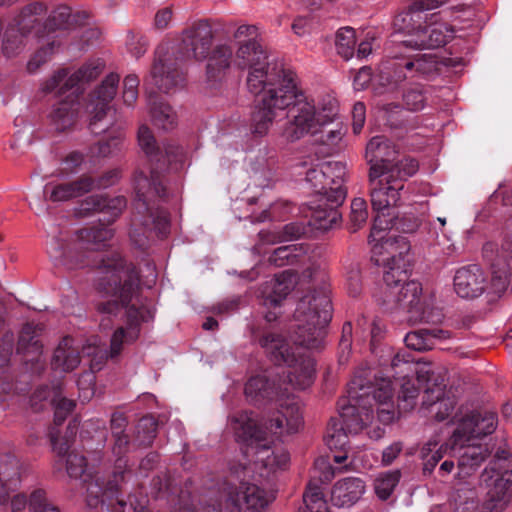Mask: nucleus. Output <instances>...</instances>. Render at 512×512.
<instances>
[{
  "mask_svg": "<svg viewBox=\"0 0 512 512\" xmlns=\"http://www.w3.org/2000/svg\"><path fill=\"white\" fill-rule=\"evenodd\" d=\"M448 445L441 444L436 439H430L423 445L420 451L421 459L423 460L424 474H431L438 464V462L447 453Z\"/></svg>",
  "mask_w": 512,
  "mask_h": 512,
  "instance_id": "44",
  "label": "nucleus"
},
{
  "mask_svg": "<svg viewBox=\"0 0 512 512\" xmlns=\"http://www.w3.org/2000/svg\"><path fill=\"white\" fill-rule=\"evenodd\" d=\"M305 234V227L298 223H289L285 225L282 231L277 233L260 232L261 239L266 243H276L281 241H292Z\"/></svg>",
  "mask_w": 512,
  "mask_h": 512,
  "instance_id": "50",
  "label": "nucleus"
},
{
  "mask_svg": "<svg viewBox=\"0 0 512 512\" xmlns=\"http://www.w3.org/2000/svg\"><path fill=\"white\" fill-rule=\"evenodd\" d=\"M214 32L205 20L197 21L182 34V46L186 54L196 60H204L212 50Z\"/></svg>",
  "mask_w": 512,
  "mask_h": 512,
  "instance_id": "21",
  "label": "nucleus"
},
{
  "mask_svg": "<svg viewBox=\"0 0 512 512\" xmlns=\"http://www.w3.org/2000/svg\"><path fill=\"white\" fill-rule=\"evenodd\" d=\"M297 284V275L292 270H285L266 282L263 290V305L277 307L291 293Z\"/></svg>",
  "mask_w": 512,
  "mask_h": 512,
  "instance_id": "27",
  "label": "nucleus"
},
{
  "mask_svg": "<svg viewBox=\"0 0 512 512\" xmlns=\"http://www.w3.org/2000/svg\"><path fill=\"white\" fill-rule=\"evenodd\" d=\"M233 55V47L229 43H219L209 52L206 58V82L210 87H216L227 79Z\"/></svg>",
  "mask_w": 512,
  "mask_h": 512,
  "instance_id": "23",
  "label": "nucleus"
},
{
  "mask_svg": "<svg viewBox=\"0 0 512 512\" xmlns=\"http://www.w3.org/2000/svg\"><path fill=\"white\" fill-rule=\"evenodd\" d=\"M400 478L401 472L398 469L380 473L374 482L377 496L382 500L389 498Z\"/></svg>",
  "mask_w": 512,
  "mask_h": 512,
  "instance_id": "49",
  "label": "nucleus"
},
{
  "mask_svg": "<svg viewBox=\"0 0 512 512\" xmlns=\"http://www.w3.org/2000/svg\"><path fill=\"white\" fill-rule=\"evenodd\" d=\"M365 491V484L360 478L351 477L339 480L331 492L332 502L339 507L350 506L357 502Z\"/></svg>",
  "mask_w": 512,
  "mask_h": 512,
  "instance_id": "34",
  "label": "nucleus"
},
{
  "mask_svg": "<svg viewBox=\"0 0 512 512\" xmlns=\"http://www.w3.org/2000/svg\"><path fill=\"white\" fill-rule=\"evenodd\" d=\"M74 340L71 337H64L54 351L52 367L55 370L69 372L74 370L80 363L78 351L73 347Z\"/></svg>",
  "mask_w": 512,
  "mask_h": 512,
  "instance_id": "41",
  "label": "nucleus"
},
{
  "mask_svg": "<svg viewBox=\"0 0 512 512\" xmlns=\"http://www.w3.org/2000/svg\"><path fill=\"white\" fill-rule=\"evenodd\" d=\"M56 50V44L54 41L41 47L27 64L29 72H35L42 64L47 62Z\"/></svg>",
  "mask_w": 512,
  "mask_h": 512,
  "instance_id": "63",
  "label": "nucleus"
},
{
  "mask_svg": "<svg viewBox=\"0 0 512 512\" xmlns=\"http://www.w3.org/2000/svg\"><path fill=\"white\" fill-rule=\"evenodd\" d=\"M374 384H364L361 376H356L349 384L348 391L355 381H360L362 386L356 388V391L359 394H364L363 398L361 397L357 408L361 414H364L366 411L372 415V419L374 418V410L372 401L377 405V417L380 422L384 424L391 423L395 416V408L393 402L394 396V387L393 383L389 378L377 377L375 376Z\"/></svg>",
  "mask_w": 512,
  "mask_h": 512,
  "instance_id": "8",
  "label": "nucleus"
},
{
  "mask_svg": "<svg viewBox=\"0 0 512 512\" xmlns=\"http://www.w3.org/2000/svg\"><path fill=\"white\" fill-rule=\"evenodd\" d=\"M418 374V382L425 387V396L423 404L428 406H435V418L437 421H443L448 418L455 407L453 400L444 398L445 384L443 379L435 376V372L429 367H422L416 371Z\"/></svg>",
  "mask_w": 512,
  "mask_h": 512,
  "instance_id": "17",
  "label": "nucleus"
},
{
  "mask_svg": "<svg viewBox=\"0 0 512 512\" xmlns=\"http://www.w3.org/2000/svg\"><path fill=\"white\" fill-rule=\"evenodd\" d=\"M29 507L33 512H59L56 507L47 502L43 490H36L31 494Z\"/></svg>",
  "mask_w": 512,
  "mask_h": 512,
  "instance_id": "64",
  "label": "nucleus"
},
{
  "mask_svg": "<svg viewBox=\"0 0 512 512\" xmlns=\"http://www.w3.org/2000/svg\"><path fill=\"white\" fill-rule=\"evenodd\" d=\"M457 427L453 432V446H463L474 438L492 434L497 427V416L493 412H467L456 421Z\"/></svg>",
  "mask_w": 512,
  "mask_h": 512,
  "instance_id": "15",
  "label": "nucleus"
},
{
  "mask_svg": "<svg viewBox=\"0 0 512 512\" xmlns=\"http://www.w3.org/2000/svg\"><path fill=\"white\" fill-rule=\"evenodd\" d=\"M123 139L124 133L119 131L115 136L110 137L109 141L92 146L90 152L92 156H109L119 149Z\"/></svg>",
  "mask_w": 512,
  "mask_h": 512,
  "instance_id": "59",
  "label": "nucleus"
},
{
  "mask_svg": "<svg viewBox=\"0 0 512 512\" xmlns=\"http://www.w3.org/2000/svg\"><path fill=\"white\" fill-rule=\"evenodd\" d=\"M83 354L91 357L90 367L93 371L100 370L105 361L110 358L109 350L89 344L83 347Z\"/></svg>",
  "mask_w": 512,
  "mask_h": 512,
  "instance_id": "62",
  "label": "nucleus"
},
{
  "mask_svg": "<svg viewBox=\"0 0 512 512\" xmlns=\"http://www.w3.org/2000/svg\"><path fill=\"white\" fill-rule=\"evenodd\" d=\"M183 80V74L173 65H168L160 56V50H157L150 78L146 80L145 86L152 120L164 130L172 129L176 125V114L169 105L158 101L156 89L168 93Z\"/></svg>",
  "mask_w": 512,
  "mask_h": 512,
  "instance_id": "5",
  "label": "nucleus"
},
{
  "mask_svg": "<svg viewBox=\"0 0 512 512\" xmlns=\"http://www.w3.org/2000/svg\"><path fill=\"white\" fill-rule=\"evenodd\" d=\"M113 237L112 229L106 226L84 228L79 231V241L76 244L75 251L69 250L64 253L60 259L62 265L68 269L81 268L90 265L88 259L82 254L83 249L94 251L105 245Z\"/></svg>",
  "mask_w": 512,
  "mask_h": 512,
  "instance_id": "16",
  "label": "nucleus"
},
{
  "mask_svg": "<svg viewBox=\"0 0 512 512\" xmlns=\"http://www.w3.org/2000/svg\"><path fill=\"white\" fill-rule=\"evenodd\" d=\"M88 18L86 12L72 13L71 8L65 5L55 8L43 24L45 32L69 29L81 25Z\"/></svg>",
  "mask_w": 512,
  "mask_h": 512,
  "instance_id": "36",
  "label": "nucleus"
},
{
  "mask_svg": "<svg viewBox=\"0 0 512 512\" xmlns=\"http://www.w3.org/2000/svg\"><path fill=\"white\" fill-rule=\"evenodd\" d=\"M94 188L92 177L83 175L69 182H49L44 187V195L51 202H65L81 197Z\"/></svg>",
  "mask_w": 512,
  "mask_h": 512,
  "instance_id": "26",
  "label": "nucleus"
},
{
  "mask_svg": "<svg viewBox=\"0 0 512 512\" xmlns=\"http://www.w3.org/2000/svg\"><path fill=\"white\" fill-rule=\"evenodd\" d=\"M126 207V199L123 196H117L107 199L103 195H91L82 201L80 210L85 213L107 212L113 217H117Z\"/></svg>",
  "mask_w": 512,
  "mask_h": 512,
  "instance_id": "39",
  "label": "nucleus"
},
{
  "mask_svg": "<svg viewBox=\"0 0 512 512\" xmlns=\"http://www.w3.org/2000/svg\"><path fill=\"white\" fill-rule=\"evenodd\" d=\"M136 429L138 444L149 446L156 437L157 422L152 416H145L139 420Z\"/></svg>",
  "mask_w": 512,
  "mask_h": 512,
  "instance_id": "53",
  "label": "nucleus"
},
{
  "mask_svg": "<svg viewBox=\"0 0 512 512\" xmlns=\"http://www.w3.org/2000/svg\"><path fill=\"white\" fill-rule=\"evenodd\" d=\"M294 96L288 104V121L282 128L281 136L289 143H294L307 135H316L322 128L334 122L338 116L339 104L333 97L324 98L316 106L304 94L300 83L287 87Z\"/></svg>",
  "mask_w": 512,
  "mask_h": 512,
  "instance_id": "2",
  "label": "nucleus"
},
{
  "mask_svg": "<svg viewBox=\"0 0 512 512\" xmlns=\"http://www.w3.org/2000/svg\"><path fill=\"white\" fill-rule=\"evenodd\" d=\"M224 497L226 510L219 505L208 504L203 507L202 512H256L268 503L265 491L248 482L227 485L224 489Z\"/></svg>",
  "mask_w": 512,
  "mask_h": 512,
  "instance_id": "12",
  "label": "nucleus"
},
{
  "mask_svg": "<svg viewBox=\"0 0 512 512\" xmlns=\"http://www.w3.org/2000/svg\"><path fill=\"white\" fill-rule=\"evenodd\" d=\"M303 501L310 512H326L327 506L323 494L318 486H308L303 495Z\"/></svg>",
  "mask_w": 512,
  "mask_h": 512,
  "instance_id": "57",
  "label": "nucleus"
},
{
  "mask_svg": "<svg viewBox=\"0 0 512 512\" xmlns=\"http://www.w3.org/2000/svg\"><path fill=\"white\" fill-rule=\"evenodd\" d=\"M137 138L141 150L151 161L156 162L157 169H163L172 163L182 160V148L174 144H168L164 147L165 154H163L162 150L156 143L152 131L145 125L139 127Z\"/></svg>",
  "mask_w": 512,
  "mask_h": 512,
  "instance_id": "22",
  "label": "nucleus"
},
{
  "mask_svg": "<svg viewBox=\"0 0 512 512\" xmlns=\"http://www.w3.org/2000/svg\"><path fill=\"white\" fill-rule=\"evenodd\" d=\"M133 187L136 195L135 208L139 214H147L144 225L154 222L153 203L166 196L162 177L156 169L137 168L133 174Z\"/></svg>",
  "mask_w": 512,
  "mask_h": 512,
  "instance_id": "10",
  "label": "nucleus"
},
{
  "mask_svg": "<svg viewBox=\"0 0 512 512\" xmlns=\"http://www.w3.org/2000/svg\"><path fill=\"white\" fill-rule=\"evenodd\" d=\"M398 151L385 136H375L366 146L365 158L369 164V173L376 169L378 174H395Z\"/></svg>",
  "mask_w": 512,
  "mask_h": 512,
  "instance_id": "18",
  "label": "nucleus"
},
{
  "mask_svg": "<svg viewBox=\"0 0 512 512\" xmlns=\"http://www.w3.org/2000/svg\"><path fill=\"white\" fill-rule=\"evenodd\" d=\"M427 11L424 6L412 3L407 9L400 12L394 18V27L409 37L408 39L417 38V33L423 30L427 20Z\"/></svg>",
  "mask_w": 512,
  "mask_h": 512,
  "instance_id": "30",
  "label": "nucleus"
},
{
  "mask_svg": "<svg viewBox=\"0 0 512 512\" xmlns=\"http://www.w3.org/2000/svg\"><path fill=\"white\" fill-rule=\"evenodd\" d=\"M398 68H404L412 76H429L438 70V61L432 54H417L404 56Z\"/></svg>",
  "mask_w": 512,
  "mask_h": 512,
  "instance_id": "42",
  "label": "nucleus"
},
{
  "mask_svg": "<svg viewBox=\"0 0 512 512\" xmlns=\"http://www.w3.org/2000/svg\"><path fill=\"white\" fill-rule=\"evenodd\" d=\"M302 426L301 407L294 397L282 400L266 422V428L276 435L296 433Z\"/></svg>",
  "mask_w": 512,
  "mask_h": 512,
  "instance_id": "19",
  "label": "nucleus"
},
{
  "mask_svg": "<svg viewBox=\"0 0 512 512\" xmlns=\"http://www.w3.org/2000/svg\"><path fill=\"white\" fill-rule=\"evenodd\" d=\"M267 61V53L257 39H248L238 45L235 54V63L241 68H248V71L255 66H261Z\"/></svg>",
  "mask_w": 512,
  "mask_h": 512,
  "instance_id": "37",
  "label": "nucleus"
},
{
  "mask_svg": "<svg viewBox=\"0 0 512 512\" xmlns=\"http://www.w3.org/2000/svg\"><path fill=\"white\" fill-rule=\"evenodd\" d=\"M67 79H69L68 71L65 69L59 70L43 82L42 90L46 93L56 92L59 95L64 94L66 91L74 88V86L65 85Z\"/></svg>",
  "mask_w": 512,
  "mask_h": 512,
  "instance_id": "56",
  "label": "nucleus"
},
{
  "mask_svg": "<svg viewBox=\"0 0 512 512\" xmlns=\"http://www.w3.org/2000/svg\"><path fill=\"white\" fill-rule=\"evenodd\" d=\"M512 470L491 461L480 476V486L486 490V505L490 510L503 509L511 498Z\"/></svg>",
  "mask_w": 512,
  "mask_h": 512,
  "instance_id": "13",
  "label": "nucleus"
},
{
  "mask_svg": "<svg viewBox=\"0 0 512 512\" xmlns=\"http://www.w3.org/2000/svg\"><path fill=\"white\" fill-rule=\"evenodd\" d=\"M323 202V205L318 204L312 208L309 225L315 229L325 231L336 225L340 221L341 215L337 210V206L340 204L325 200Z\"/></svg>",
  "mask_w": 512,
  "mask_h": 512,
  "instance_id": "43",
  "label": "nucleus"
},
{
  "mask_svg": "<svg viewBox=\"0 0 512 512\" xmlns=\"http://www.w3.org/2000/svg\"><path fill=\"white\" fill-rule=\"evenodd\" d=\"M370 197L373 210L377 213L374 218L370 237H375L389 228L391 216L389 209L395 207L400 200V191L404 184L395 174H378L376 169L368 174Z\"/></svg>",
  "mask_w": 512,
  "mask_h": 512,
  "instance_id": "7",
  "label": "nucleus"
},
{
  "mask_svg": "<svg viewBox=\"0 0 512 512\" xmlns=\"http://www.w3.org/2000/svg\"><path fill=\"white\" fill-rule=\"evenodd\" d=\"M367 203L363 198H355L351 203L350 221L353 231L361 228L367 221Z\"/></svg>",
  "mask_w": 512,
  "mask_h": 512,
  "instance_id": "58",
  "label": "nucleus"
},
{
  "mask_svg": "<svg viewBox=\"0 0 512 512\" xmlns=\"http://www.w3.org/2000/svg\"><path fill=\"white\" fill-rule=\"evenodd\" d=\"M124 478V471L114 472L113 479L104 486L98 476L87 475L84 480L87 505L91 508L100 507L106 512H125L126 502L119 497V487Z\"/></svg>",
  "mask_w": 512,
  "mask_h": 512,
  "instance_id": "11",
  "label": "nucleus"
},
{
  "mask_svg": "<svg viewBox=\"0 0 512 512\" xmlns=\"http://www.w3.org/2000/svg\"><path fill=\"white\" fill-rule=\"evenodd\" d=\"M300 250L297 245H286L278 247L274 250L272 255L269 257V262L276 266H284L286 264H292L297 256L296 252Z\"/></svg>",
  "mask_w": 512,
  "mask_h": 512,
  "instance_id": "60",
  "label": "nucleus"
},
{
  "mask_svg": "<svg viewBox=\"0 0 512 512\" xmlns=\"http://www.w3.org/2000/svg\"><path fill=\"white\" fill-rule=\"evenodd\" d=\"M97 268L96 289L106 298L97 304V311L115 315L125 309L127 315V326L116 329L111 337L109 355L114 359L124 345L138 339L139 323L152 319L153 311L140 300V275L132 263L112 253L102 258Z\"/></svg>",
  "mask_w": 512,
  "mask_h": 512,
  "instance_id": "1",
  "label": "nucleus"
},
{
  "mask_svg": "<svg viewBox=\"0 0 512 512\" xmlns=\"http://www.w3.org/2000/svg\"><path fill=\"white\" fill-rule=\"evenodd\" d=\"M66 462V470L70 477L79 478L82 477L86 471L87 463L83 455L71 451L64 459Z\"/></svg>",
  "mask_w": 512,
  "mask_h": 512,
  "instance_id": "61",
  "label": "nucleus"
},
{
  "mask_svg": "<svg viewBox=\"0 0 512 512\" xmlns=\"http://www.w3.org/2000/svg\"><path fill=\"white\" fill-rule=\"evenodd\" d=\"M325 181H328V202L341 204L346 197L343 186L346 176V166L342 162L330 161L322 164Z\"/></svg>",
  "mask_w": 512,
  "mask_h": 512,
  "instance_id": "33",
  "label": "nucleus"
},
{
  "mask_svg": "<svg viewBox=\"0 0 512 512\" xmlns=\"http://www.w3.org/2000/svg\"><path fill=\"white\" fill-rule=\"evenodd\" d=\"M258 343L273 363L289 367L287 379L294 388L306 389L313 383L315 361L310 356H296L293 348L280 334L266 332Z\"/></svg>",
  "mask_w": 512,
  "mask_h": 512,
  "instance_id": "4",
  "label": "nucleus"
},
{
  "mask_svg": "<svg viewBox=\"0 0 512 512\" xmlns=\"http://www.w3.org/2000/svg\"><path fill=\"white\" fill-rule=\"evenodd\" d=\"M306 181L311 184L312 188L320 196L319 201L325 200L328 202L330 191L328 181H325L322 165L309 169L306 173Z\"/></svg>",
  "mask_w": 512,
  "mask_h": 512,
  "instance_id": "54",
  "label": "nucleus"
},
{
  "mask_svg": "<svg viewBox=\"0 0 512 512\" xmlns=\"http://www.w3.org/2000/svg\"><path fill=\"white\" fill-rule=\"evenodd\" d=\"M244 391L246 398L253 403L270 398L272 395V388L268 380L265 376L260 375L251 377L246 383Z\"/></svg>",
  "mask_w": 512,
  "mask_h": 512,
  "instance_id": "48",
  "label": "nucleus"
},
{
  "mask_svg": "<svg viewBox=\"0 0 512 512\" xmlns=\"http://www.w3.org/2000/svg\"><path fill=\"white\" fill-rule=\"evenodd\" d=\"M79 113V103L68 98L56 104L50 115V125L56 132H67L74 128Z\"/></svg>",
  "mask_w": 512,
  "mask_h": 512,
  "instance_id": "32",
  "label": "nucleus"
},
{
  "mask_svg": "<svg viewBox=\"0 0 512 512\" xmlns=\"http://www.w3.org/2000/svg\"><path fill=\"white\" fill-rule=\"evenodd\" d=\"M119 79L120 78L117 74L111 73L102 81L101 85L94 92V107L91 110V113L93 114L91 125L102 120L107 111L110 110L109 103L116 95Z\"/></svg>",
  "mask_w": 512,
  "mask_h": 512,
  "instance_id": "31",
  "label": "nucleus"
},
{
  "mask_svg": "<svg viewBox=\"0 0 512 512\" xmlns=\"http://www.w3.org/2000/svg\"><path fill=\"white\" fill-rule=\"evenodd\" d=\"M103 70V64L100 61L90 62L83 65L77 71L69 75L66 80V86H77L82 82H89L97 78Z\"/></svg>",
  "mask_w": 512,
  "mask_h": 512,
  "instance_id": "52",
  "label": "nucleus"
},
{
  "mask_svg": "<svg viewBox=\"0 0 512 512\" xmlns=\"http://www.w3.org/2000/svg\"><path fill=\"white\" fill-rule=\"evenodd\" d=\"M383 304L390 308L406 309L421 320L428 319L425 315L426 301L422 296V285L418 281H406L396 291L391 290L388 298H383Z\"/></svg>",
  "mask_w": 512,
  "mask_h": 512,
  "instance_id": "20",
  "label": "nucleus"
},
{
  "mask_svg": "<svg viewBox=\"0 0 512 512\" xmlns=\"http://www.w3.org/2000/svg\"><path fill=\"white\" fill-rule=\"evenodd\" d=\"M299 83L293 70L282 65H270L267 61L249 70L246 78L248 91L253 95L262 94V97L269 94L280 95L287 87L297 86Z\"/></svg>",
  "mask_w": 512,
  "mask_h": 512,
  "instance_id": "9",
  "label": "nucleus"
},
{
  "mask_svg": "<svg viewBox=\"0 0 512 512\" xmlns=\"http://www.w3.org/2000/svg\"><path fill=\"white\" fill-rule=\"evenodd\" d=\"M28 35L14 25H9L5 30L2 40V50L7 57H12L20 53L25 46V38Z\"/></svg>",
  "mask_w": 512,
  "mask_h": 512,
  "instance_id": "47",
  "label": "nucleus"
},
{
  "mask_svg": "<svg viewBox=\"0 0 512 512\" xmlns=\"http://www.w3.org/2000/svg\"><path fill=\"white\" fill-rule=\"evenodd\" d=\"M490 451L483 445H468L464 448L463 453L459 457L458 466L461 470L475 469L488 456Z\"/></svg>",
  "mask_w": 512,
  "mask_h": 512,
  "instance_id": "46",
  "label": "nucleus"
},
{
  "mask_svg": "<svg viewBox=\"0 0 512 512\" xmlns=\"http://www.w3.org/2000/svg\"><path fill=\"white\" fill-rule=\"evenodd\" d=\"M410 251V244L405 237H389L373 246V258L378 265L408 264L405 257Z\"/></svg>",
  "mask_w": 512,
  "mask_h": 512,
  "instance_id": "28",
  "label": "nucleus"
},
{
  "mask_svg": "<svg viewBox=\"0 0 512 512\" xmlns=\"http://www.w3.org/2000/svg\"><path fill=\"white\" fill-rule=\"evenodd\" d=\"M335 45L337 53L345 60H349L355 51L356 35L351 27H343L336 34Z\"/></svg>",
  "mask_w": 512,
  "mask_h": 512,
  "instance_id": "51",
  "label": "nucleus"
},
{
  "mask_svg": "<svg viewBox=\"0 0 512 512\" xmlns=\"http://www.w3.org/2000/svg\"><path fill=\"white\" fill-rule=\"evenodd\" d=\"M385 268L383 274L384 289L383 298H388L391 290L396 291L407 279V266L405 263H397L396 265H383Z\"/></svg>",
  "mask_w": 512,
  "mask_h": 512,
  "instance_id": "45",
  "label": "nucleus"
},
{
  "mask_svg": "<svg viewBox=\"0 0 512 512\" xmlns=\"http://www.w3.org/2000/svg\"><path fill=\"white\" fill-rule=\"evenodd\" d=\"M359 386H362L360 381L353 383L347 398L338 402L339 419H331L328 424L324 441L331 450H344L349 442L348 434L358 433L372 421V415L369 412L361 414L358 411L357 404L364 395L356 391Z\"/></svg>",
  "mask_w": 512,
  "mask_h": 512,
  "instance_id": "6",
  "label": "nucleus"
},
{
  "mask_svg": "<svg viewBox=\"0 0 512 512\" xmlns=\"http://www.w3.org/2000/svg\"><path fill=\"white\" fill-rule=\"evenodd\" d=\"M255 449V463L265 470L262 475L268 476L278 470H284L290 463V454L282 447L271 448L267 440L260 442Z\"/></svg>",
  "mask_w": 512,
  "mask_h": 512,
  "instance_id": "29",
  "label": "nucleus"
},
{
  "mask_svg": "<svg viewBox=\"0 0 512 512\" xmlns=\"http://www.w3.org/2000/svg\"><path fill=\"white\" fill-rule=\"evenodd\" d=\"M293 339L307 349L323 346L325 328L332 318L330 291L323 285L305 293L297 303L294 315Z\"/></svg>",
  "mask_w": 512,
  "mask_h": 512,
  "instance_id": "3",
  "label": "nucleus"
},
{
  "mask_svg": "<svg viewBox=\"0 0 512 512\" xmlns=\"http://www.w3.org/2000/svg\"><path fill=\"white\" fill-rule=\"evenodd\" d=\"M228 428L237 442L254 448L266 440V433L258 426L252 412L239 411L228 418Z\"/></svg>",
  "mask_w": 512,
  "mask_h": 512,
  "instance_id": "24",
  "label": "nucleus"
},
{
  "mask_svg": "<svg viewBox=\"0 0 512 512\" xmlns=\"http://www.w3.org/2000/svg\"><path fill=\"white\" fill-rule=\"evenodd\" d=\"M488 285L485 272L477 265H469L458 269L454 276V290L465 299L479 297Z\"/></svg>",
  "mask_w": 512,
  "mask_h": 512,
  "instance_id": "25",
  "label": "nucleus"
},
{
  "mask_svg": "<svg viewBox=\"0 0 512 512\" xmlns=\"http://www.w3.org/2000/svg\"><path fill=\"white\" fill-rule=\"evenodd\" d=\"M292 97L290 91H284L280 95L269 94L261 97L251 114L249 130L253 137L262 138L268 135L275 119L280 112L288 108Z\"/></svg>",
  "mask_w": 512,
  "mask_h": 512,
  "instance_id": "14",
  "label": "nucleus"
},
{
  "mask_svg": "<svg viewBox=\"0 0 512 512\" xmlns=\"http://www.w3.org/2000/svg\"><path fill=\"white\" fill-rule=\"evenodd\" d=\"M404 340L406 346L415 351L430 350L434 347L429 329H419L409 332Z\"/></svg>",
  "mask_w": 512,
  "mask_h": 512,
  "instance_id": "55",
  "label": "nucleus"
},
{
  "mask_svg": "<svg viewBox=\"0 0 512 512\" xmlns=\"http://www.w3.org/2000/svg\"><path fill=\"white\" fill-rule=\"evenodd\" d=\"M446 43V35L437 26L426 25L417 33V38L406 39L400 42V46L414 49H434Z\"/></svg>",
  "mask_w": 512,
  "mask_h": 512,
  "instance_id": "40",
  "label": "nucleus"
},
{
  "mask_svg": "<svg viewBox=\"0 0 512 512\" xmlns=\"http://www.w3.org/2000/svg\"><path fill=\"white\" fill-rule=\"evenodd\" d=\"M42 332V327L34 323H26L20 332L17 352L24 355H31L29 360L34 361L42 354V344L39 336Z\"/></svg>",
  "mask_w": 512,
  "mask_h": 512,
  "instance_id": "38",
  "label": "nucleus"
},
{
  "mask_svg": "<svg viewBox=\"0 0 512 512\" xmlns=\"http://www.w3.org/2000/svg\"><path fill=\"white\" fill-rule=\"evenodd\" d=\"M47 8L46 6L39 2L33 1L32 3L26 5L21 10L19 16L17 17L16 24L23 34L29 35L33 32L37 36H43L45 30H43V25H41V20L46 14Z\"/></svg>",
  "mask_w": 512,
  "mask_h": 512,
  "instance_id": "35",
  "label": "nucleus"
}]
</instances>
